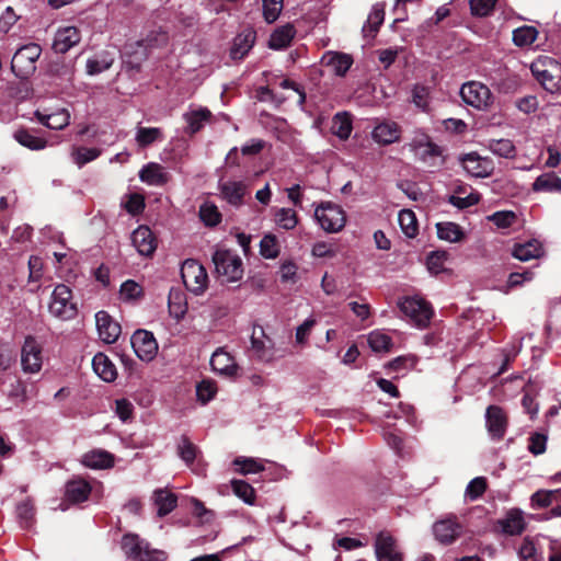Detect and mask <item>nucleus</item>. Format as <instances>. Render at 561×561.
I'll return each mask as SVG.
<instances>
[{"label":"nucleus","instance_id":"nucleus-1","mask_svg":"<svg viewBox=\"0 0 561 561\" xmlns=\"http://www.w3.org/2000/svg\"><path fill=\"white\" fill-rule=\"evenodd\" d=\"M530 70L538 82L549 92L556 93L561 90V64L550 57H539Z\"/></svg>","mask_w":561,"mask_h":561},{"label":"nucleus","instance_id":"nucleus-2","mask_svg":"<svg viewBox=\"0 0 561 561\" xmlns=\"http://www.w3.org/2000/svg\"><path fill=\"white\" fill-rule=\"evenodd\" d=\"M216 273L222 282L236 283L243 276V263L241 257L231 250L218 249L213 254Z\"/></svg>","mask_w":561,"mask_h":561},{"label":"nucleus","instance_id":"nucleus-3","mask_svg":"<svg viewBox=\"0 0 561 561\" xmlns=\"http://www.w3.org/2000/svg\"><path fill=\"white\" fill-rule=\"evenodd\" d=\"M48 311L54 318L62 321H69L77 317L78 306L73 300L71 289L67 285L59 284L54 288Z\"/></svg>","mask_w":561,"mask_h":561},{"label":"nucleus","instance_id":"nucleus-4","mask_svg":"<svg viewBox=\"0 0 561 561\" xmlns=\"http://www.w3.org/2000/svg\"><path fill=\"white\" fill-rule=\"evenodd\" d=\"M42 55V47L36 43H28L20 47L11 61L13 73L21 79H26L36 70V61Z\"/></svg>","mask_w":561,"mask_h":561},{"label":"nucleus","instance_id":"nucleus-5","mask_svg":"<svg viewBox=\"0 0 561 561\" xmlns=\"http://www.w3.org/2000/svg\"><path fill=\"white\" fill-rule=\"evenodd\" d=\"M459 94L468 106L477 111H488L494 101L490 88L474 80L465 82L460 88Z\"/></svg>","mask_w":561,"mask_h":561},{"label":"nucleus","instance_id":"nucleus-6","mask_svg":"<svg viewBox=\"0 0 561 561\" xmlns=\"http://www.w3.org/2000/svg\"><path fill=\"white\" fill-rule=\"evenodd\" d=\"M314 218L320 227L329 233L341 231L346 224V215L343 208L331 202L318 205L314 209Z\"/></svg>","mask_w":561,"mask_h":561},{"label":"nucleus","instance_id":"nucleus-7","mask_svg":"<svg viewBox=\"0 0 561 561\" xmlns=\"http://www.w3.org/2000/svg\"><path fill=\"white\" fill-rule=\"evenodd\" d=\"M401 312L420 329L428 325L433 316L431 305L419 296L405 297L399 301Z\"/></svg>","mask_w":561,"mask_h":561},{"label":"nucleus","instance_id":"nucleus-8","mask_svg":"<svg viewBox=\"0 0 561 561\" xmlns=\"http://www.w3.org/2000/svg\"><path fill=\"white\" fill-rule=\"evenodd\" d=\"M122 549L126 557L134 561H163L165 559L163 551L150 549L149 545L137 535H125L122 539Z\"/></svg>","mask_w":561,"mask_h":561},{"label":"nucleus","instance_id":"nucleus-9","mask_svg":"<svg viewBox=\"0 0 561 561\" xmlns=\"http://www.w3.org/2000/svg\"><path fill=\"white\" fill-rule=\"evenodd\" d=\"M181 276L185 287L201 295L207 288L208 276L205 267L195 260H186L181 267Z\"/></svg>","mask_w":561,"mask_h":561},{"label":"nucleus","instance_id":"nucleus-10","mask_svg":"<svg viewBox=\"0 0 561 561\" xmlns=\"http://www.w3.org/2000/svg\"><path fill=\"white\" fill-rule=\"evenodd\" d=\"M168 37L163 32H157L154 38L148 35L147 38L137 41L134 44H127L124 47V55L131 57L135 55V60H128L127 64L131 68H138L140 62L147 58V48L164 44Z\"/></svg>","mask_w":561,"mask_h":561},{"label":"nucleus","instance_id":"nucleus-11","mask_svg":"<svg viewBox=\"0 0 561 561\" xmlns=\"http://www.w3.org/2000/svg\"><path fill=\"white\" fill-rule=\"evenodd\" d=\"M131 346L139 359L152 360L158 353V343L153 334L147 330H137L131 336Z\"/></svg>","mask_w":561,"mask_h":561},{"label":"nucleus","instance_id":"nucleus-12","mask_svg":"<svg viewBox=\"0 0 561 561\" xmlns=\"http://www.w3.org/2000/svg\"><path fill=\"white\" fill-rule=\"evenodd\" d=\"M461 163L467 173L474 178H488L494 171V162L489 157H481L477 152H470L461 158Z\"/></svg>","mask_w":561,"mask_h":561},{"label":"nucleus","instance_id":"nucleus-13","mask_svg":"<svg viewBox=\"0 0 561 561\" xmlns=\"http://www.w3.org/2000/svg\"><path fill=\"white\" fill-rule=\"evenodd\" d=\"M21 364L25 373L35 374L42 368V351L32 336H27L24 341L21 352Z\"/></svg>","mask_w":561,"mask_h":561},{"label":"nucleus","instance_id":"nucleus-14","mask_svg":"<svg viewBox=\"0 0 561 561\" xmlns=\"http://www.w3.org/2000/svg\"><path fill=\"white\" fill-rule=\"evenodd\" d=\"M251 351L262 360H271L274 355V342L262 327H254L251 334Z\"/></svg>","mask_w":561,"mask_h":561},{"label":"nucleus","instance_id":"nucleus-15","mask_svg":"<svg viewBox=\"0 0 561 561\" xmlns=\"http://www.w3.org/2000/svg\"><path fill=\"white\" fill-rule=\"evenodd\" d=\"M375 553L378 561H402L396 539L388 533L378 534L375 541Z\"/></svg>","mask_w":561,"mask_h":561},{"label":"nucleus","instance_id":"nucleus-16","mask_svg":"<svg viewBox=\"0 0 561 561\" xmlns=\"http://www.w3.org/2000/svg\"><path fill=\"white\" fill-rule=\"evenodd\" d=\"M460 533L461 526L455 516L440 519L433 525L435 539L442 545L453 543Z\"/></svg>","mask_w":561,"mask_h":561},{"label":"nucleus","instance_id":"nucleus-17","mask_svg":"<svg viewBox=\"0 0 561 561\" xmlns=\"http://www.w3.org/2000/svg\"><path fill=\"white\" fill-rule=\"evenodd\" d=\"M220 197L228 204L239 207L243 203V197L248 192V186L243 181L228 180L218 183Z\"/></svg>","mask_w":561,"mask_h":561},{"label":"nucleus","instance_id":"nucleus-18","mask_svg":"<svg viewBox=\"0 0 561 561\" xmlns=\"http://www.w3.org/2000/svg\"><path fill=\"white\" fill-rule=\"evenodd\" d=\"M96 329L100 339L112 344L117 341L121 334V325L106 311H99L95 314Z\"/></svg>","mask_w":561,"mask_h":561},{"label":"nucleus","instance_id":"nucleus-19","mask_svg":"<svg viewBox=\"0 0 561 561\" xmlns=\"http://www.w3.org/2000/svg\"><path fill=\"white\" fill-rule=\"evenodd\" d=\"M485 423L488 432L492 438H503L506 432L507 419L502 408L497 405H490L485 412Z\"/></svg>","mask_w":561,"mask_h":561},{"label":"nucleus","instance_id":"nucleus-20","mask_svg":"<svg viewBox=\"0 0 561 561\" xmlns=\"http://www.w3.org/2000/svg\"><path fill=\"white\" fill-rule=\"evenodd\" d=\"M81 41L80 31L75 26H65L57 30L53 49L57 54H66Z\"/></svg>","mask_w":561,"mask_h":561},{"label":"nucleus","instance_id":"nucleus-21","mask_svg":"<svg viewBox=\"0 0 561 561\" xmlns=\"http://www.w3.org/2000/svg\"><path fill=\"white\" fill-rule=\"evenodd\" d=\"M131 242L139 254L149 256L157 249V240L152 231L147 226H139L131 233Z\"/></svg>","mask_w":561,"mask_h":561},{"label":"nucleus","instance_id":"nucleus-22","mask_svg":"<svg viewBox=\"0 0 561 561\" xmlns=\"http://www.w3.org/2000/svg\"><path fill=\"white\" fill-rule=\"evenodd\" d=\"M210 366L214 371L229 377L234 376L238 371L234 358L224 348H218L213 353Z\"/></svg>","mask_w":561,"mask_h":561},{"label":"nucleus","instance_id":"nucleus-23","mask_svg":"<svg viewBox=\"0 0 561 561\" xmlns=\"http://www.w3.org/2000/svg\"><path fill=\"white\" fill-rule=\"evenodd\" d=\"M139 179L148 185L162 186L169 181V174L161 164L149 162L140 169Z\"/></svg>","mask_w":561,"mask_h":561},{"label":"nucleus","instance_id":"nucleus-24","mask_svg":"<svg viewBox=\"0 0 561 561\" xmlns=\"http://www.w3.org/2000/svg\"><path fill=\"white\" fill-rule=\"evenodd\" d=\"M503 534L508 536L520 535L526 528L524 514L518 508L510 510L505 517L499 520Z\"/></svg>","mask_w":561,"mask_h":561},{"label":"nucleus","instance_id":"nucleus-25","mask_svg":"<svg viewBox=\"0 0 561 561\" xmlns=\"http://www.w3.org/2000/svg\"><path fill=\"white\" fill-rule=\"evenodd\" d=\"M211 118V112L207 107L190 108L183 114L186 122V133L194 135L198 133Z\"/></svg>","mask_w":561,"mask_h":561},{"label":"nucleus","instance_id":"nucleus-26","mask_svg":"<svg viewBox=\"0 0 561 561\" xmlns=\"http://www.w3.org/2000/svg\"><path fill=\"white\" fill-rule=\"evenodd\" d=\"M400 135L401 129L396 122H382L371 133L373 139L381 145H390L398 141Z\"/></svg>","mask_w":561,"mask_h":561},{"label":"nucleus","instance_id":"nucleus-27","mask_svg":"<svg viewBox=\"0 0 561 561\" xmlns=\"http://www.w3.org/2000/svg\"><path fill=\"white\" fill-rule=\"evenodd\" d=\"M81 462L91 469H110L114 466V456L103 449H93L82 456Z\"/></svg>","mask_w":561,"mask_h":561},{"label":"nucleus","instance_id":"nucleus-28","mask_svg":"<svg viewBox=\"0 0 561 561\" xmlns=\"http://www.w3.org/2000/svg\"><path fill=\"white\" fill-rule=\"evenodd\" d=\"M94 373L105 382H112L117 377V370L113 362L103 353H98L92 359Z\"/></svg>","mask_w":561,"mask_h":561},{"label":"nucleus","instance_id":"nucleus-29","mask_svg":"<svg viewBox=\"0 0 561 561\" xmlns=\"http://www.w3.org/2000/svg\"><path fill=\"white\" fill-rule=\"evenodd\" d=\"M543 254L542 244L536 240H528L525 243H517L512 250V255L522 261L527 262L533 259H538Z\"/></svg>","mask_w":561,"mask_h":561},{"label":"nucleus","instance_id":"nucleus-30","mask_svg":"<svg viewBox=\"0 0 561 561\" xmlns=\"http://www.w3.org/2000/svg\"><path fill=\"white\" fill-rule=\"evenodd\" d=\"M255 42V32L252 30H248L238 34L234 39L232 47L230 49V56L234 60H239L244 58V56L250 51Z\"/></svg>","mask_w":561,"mask_h":561},{"label":"nucleus","instance_id":"nucleus-31","mask_svg":"<svg viewBox=\"0 0 561 561\" xmlns=\"http://www.w3.org/2000/svg\"><path fill=\"white\" fill-rule=\"evenodd\" d=\"M152 500L153 504L157 506V514L159 517L170 514L178 504L176 495L165 489L154 490Z\"/></svg>","mask_w":561,"mask_h":561},{"label":"nucleus","instance_id":"nucleus-32","mask_svg":"<svg viewBox=\"0 0 561 561\" xmlns=\"http://www.w3.org/2000/svg\"><path fill=\"white\" fill-rule=\"evenodd\" d=\"M322 61L337 76H344L353 64L350 55L334 51L325 53Z\"/></svg>","mask_w":561,"mask_h":561},{"label":"nucleus","instance_id":"nucleus-33","mask_svg":"<svg viewBox=\"0 0 561 561\" xmlns=\"http://www.w3.org/2000/svg\"><path fill=\"white\" fill-rule=\"evenodd\" d=\"M91 485L83 479H73L66 485V497L72 503H80L88 499Z\"/></svg>","mask_w":561,"mask_h":561},{"label":"nucleus","instance_id":"nucleus-34","mask_svg":"<svg viewBox=\"0 0 561 561\" xmlns=\"http://www.w3.org/2000/svg\"><path fill=\"white\" fill-rule=\"evenodd\" d=\"M385 20V3H375L368 14L367 21L363 26V33L366 37H375L379 26Z\"/></svg>","mask_w":561,"mask_h":561},{"label":"nucleus","instance_id":"nucleus-35","mask_svg":"<svg viewBox=\"0 0 561 561\" xmlns=\"http://www.w3.org/2000/svg\"><path fill=\"white\" fill-rule=\"evenodd\" d=\"M48 75L62 83H71L75 77V64L64 59L55 60L48 67Z\"/></svg>","mask_w":561,"mask_h":561},{"label":"nucleus","instance_id":"nucleus-36","mask_svg":"<svg viewBox=\"0 0 561 561\" xmlns=\"http://www.w3.org/2000/svg\"><path fill=\"white\" fill-rule=\"evenodd\" d=\"M536 193H558L561 192V178L554 172H546L539 175L531 185Z\"/></svg>","mask_w":561,"mask_h":561},{"label":"nucleus","instance_id":"nucleus-37","mask_svg":"<svg viewBox=\"0 0 561 561\" xmlns=\"http://www.w3.org/2000/svg\"><path fill=\"white\" fill-rule=\"evenodd\" d=\"M168 308L170 316L180 321L187 312L185 295L181 290L171 289L169 293Z\"/></svg>","mask_w":561,"mask_h":561},{"label":"nucleus","instance_id":"nucleus-38","mask_svg":"<svg viewBox=\"0 0 561 561\" xmlns=\"http://www.w3.org/2000/svg\"><path fill=\"white\" fill-rule=\"evenodd\" d=\"M197 447L186 437L182 436L178 443V455L185 462L187 467H190L194 472L198 474H203V469L197 471L193 468L194 460L197 456Z\"/></svg>","mask_w":561,"mask_h":561},{"label":"nucleus","instance_id":"nucleus-39","mask_svg":"<svg viewBox=\"0 0 561 561\" xmlns=\"http://www.w3.org/2000/svg\"><path fill=\"white\" fill-rule=\"evenodd\" d=\"M114 57L108 51H102L87 60V73L89 76L99 75L112 67Z\"/></svg>","mask_w":561,"mask_h":561},{"label":"nucleus","instance_id":"nucleus-40","mask_svg":"<svg viewBox=\"0 0 561 561\" xmlns=\"http://www.w3.org/2000/svg\"><path fill=\"white\" fill-rule=\"evenodd\" d=\"M163 139V131L159 127H141L136 128L135 140L140 148H146L156 141Z\"/></svg>","mask_w":561,"mask_h":561},{"label":"nucleus","instance_id":"nucleus-41","mask_svg":"<svg viewBox=\"0 0 561 561\" xmlns=\"http://www.w3.org/2000/svg\"><path fill=\"white\" fill-rule=\"evenodd\" d=\"M295 36V28L293 25H284L275 30L268 41V45L273 49H283L289 46Z\"/></svg>","mask_w":561,"mask_h":561},{"label":"nucleus","instance_id":"nucleus-42","mask_svg":"<svg viewBox=\"0 0 561 561\" xmlns=\"http://www.w3.org/2000/svg\"><path fill=\"white\" fill-rule=\"evenodd\" d=\"M530 502L534 508H545L553 503L561 502V489L539 490L531 495Z\"/></svg>","mask_w":561,"mask_h":561},{"label":"nucleus","instance_id":"nucleus-43","mask_svg":"<svg viewBox=\"0 0 561 561\" xmlns=\"http://www.w3.org/2000/svg\"><path fill=\"white\" fill-rule=\"evenodd\" d=\"M352 119L345 112L336 113L332 119L331 130L332 134L339 137L341 140L348 139L352 133Z\"/></svg>","mask_w":561,"mask_h":561},{"label":"nucleus","instance_id":"nucleus-44","mask_svg":"<svg viewBox=\"0 0 561 561\" xmlns=\"http://www.w3.org/2000/svg\"><path fill=\"white\" fill-rule=\"evenodd\" d=\"M486 148L495 156L505 159H513L516 156V148L510 139H490L488 140Z\"/></svg>","mask_w":561,"mask_h":561},{"label":"nucleus","instance_id":"nucleus-45","mask_svg":"<svg viewBox=\"0 0 561 561\" xmlns=\"http://www.w3.org/2000/svg\"><path fill=\"white\" fill-rule=\"evenodd\" d=\"M13 138L23 147L30 150H43L47 146V140L37 137L26 129H18L13 134Z\"/></svg>","mask_w":561,"mask_h":561},{"label":"nucleus","instance_id":"nucleus-46","mask_svg":"<svg viewBox=\"0 0 561 561\" xmlns=\"http://www.w3.org/2000/svg\"><path fill=\"white\" fill-rule=\"evenodd\" d=\"M411 102L420 111L427 112L431 103V88L421 83L414 84L411 89Z\"/></svg>","mask_w":561,"mask_h":561},{"label":"nucleus","instance_id":"nucleus-47","mask_svg":"<svg viewBox=\"0 0 561 561\" xmlns=\"http://www.w3.org/2000/svg\"><path fill=\"white\" fill-rule=\"evenodd\" d=\"M39 122L50 129H62L70 124V114L67 110H60L49 115H38Z\"/></svg>","mask_w":561,"mask_h":561},{"label":"nucleus","instance_id":"nucleus-48","mask_svg":"<svg viewBox=\"0 0 561 561\" xmlns=\"http://www.w3.org/2000/svg\"><path fill=\"white\" fill-rule=\"evenodd\" d=\"M367 342L374 352H389L392 346V339L381 330H375L368 334Z\"/></svg>","mask_w":561,"mask_h":561},{"label":"nucleus","instance_id":"nucleus-49","mask_svg":"<svg viewBox=\"0 0 561 561\" xmlns=\"http://www.w3.org/2000/svg\"><path fill=\"white\" fill-rule=\"evenodd\" d=\"M436 228L437 236L440 240L448 242H459L463 238L461 228L455 222H438Z\"/></svg>","mask_w":561,"mask_h":561},{"label":"nucleus","instance_id":"nucleus-50","mask_svg":"<svg viewBox=\"0 0 561 561\" xmlns=\"http://www.w3.org/2000/svg\"><path fill=\"white\" fill-rule=\"evenodd\" d=\"M398 220L402 232L408 238H414L417 234L419 227L415 214L410 209H402L398 215Z\"/></svg>","mask_w":561,"mask_h":561},{"label":"nucleus","instance_id":"nucleus-51","mask_svg":"<svg viewBox=\"0 0 561 561\" xmlns=\"http://www.w3.org/2000/svg\"><path fill=\"white\" fill-rule=\"evenodd\" d=\"M199 218L208 227H215L221 221L218 207L211 202H205L199 206Z\"/></svg>","mask_w":561,"mask_h":561},{"label":"nucleus","instance_id":"nucleus-52","mask_svg":"<svg viewBox=\"0 0 561 561\" xmlns=\"http://www.w3.org/2000/svg\"><path fill=\"white\" fill-rule=\"evenodd\" d=\"M517 554L520 561H543L542 554L538 551L535 542L525 537L518 547Z\"/></svg>","mask_w":561,"mask_h":561},{"label":"nucleus","instance_id":"nucleus-53","mask_svg":"<svg viewBox=\"0 0 561 561\" xmlns=\"http://www.w3.org/2000/svg\"><path fill=\"white\" fill-rule=\"evenodd\" d=\"M538 36L534 26L524 25L513 32V42L516 46L524 47L531 45Z\"/></svg>","mask_w":561,"mask_h":561},{"label":"nucleus","instance_id":"nucleus-54","mask_svg":"<svg viewBox=\"0 0 561 561\" xmlns=\"http://www.w3.org/2000/svg\"><path fill=\"white\" fill-rule=\"evenodd\" d=\"M275 222L285 230H293L298 224L297 213L291 208H278L275 211Z\"/></svg>","mask_w":561,"mask_h":561},{"label":"nucleus","instance_id":"nucleus-55","mask_svg":"<svg viewBox=\"0 0 561 561\" xmlns=\"http://www.w3.org/2000/svg\"><path fill=\"white\" fill-rule=\"evenodd\" d=\"M231 488L233 493L241 499L247 504H254L255 501V491L248 482L244 480H232Z\"/></svg>","mask_w":561,"mask_h":561},{"label":"nucleus","instance_id":"nucleus-56","mask_svg":"<svg viewBox=\"0 0 561 561\" xmlns=\"http://www.w3.org/2000/svg\"><path fill=\"white\" fill-rule=\"evenodd\" d=\"M101 154V150L96 148L77 147L73 148L71 157L73 162L79 167L95 160Z\"/></svg>","mask_w":561,"mask_h":561},{"label":"nucleus","instance_id":"nucleus-57","mask_svg":"<svg viewBox=\"0 0 561 561\" xmlns=\"http://www.w3.org/2000/svg\"><path fill=\"white\" fill-rule=\"evenodd\" d=\"M217 390H218V388L214 380L203 379L196 386L197 400L201 403L206 404L215 398Z\"/></svg>","mask_w":561,"mask_h":561},{"label":"nucleus","instance_id":"nucleus-58","mask_svg":"<svg viewBox=\"0 0 561 561\" xmlns=\"http://www.w3.org/2000/svg\"><path fill=\"white\" fill-rule=\"evenodd\" d=\"M448 253L446 251H433L427 255L426 265L431 274L437 275L445 271Z\"/></svg>","mask_w":561,"mask_h":561},{"label":"nucleus","instance_id":"nucleus-59","mask_svg":"<svg viewBox=\"0 0 561 561\" xmlns=\"http://www.w3.org/2000/svg\"><path fill=\"white\" fill-rule=\"evenodd\" d=\"M260 253L265 259H276L279 254V244L274 234H265L260 242Z\"/></svg>","mask_w":561,"mask_h":561},{"label":"nucleus","instance_id":"nucleus-60","mask_svg":"<svg viewBox=\"0 0 561 561\" xmlns=\"http://www.w3.org/2000/svg\"><path fill=\"white\" fill-rule=\"evenodd\" d=\"M233 465L241 474L257 473L264 470V466L253 458L237 457L233 460Z\"/></svg>","mask_w":561,"mask_h":561},{"label":"nucleus","instance_id":"nucleus-61","mask_svg":"<svg viewBox=\"0 0 561 561\" xmlns=\"http://www.w3.org/2000/svg\"><path fill=\"white\" fill-rule=\"evenodd\" d=\"M119 295L124 301H134L142 296V287L135 280L128 279L122 284Z\"/></svg>","mask_w":561,"mask_h":561},{"label":"nucleus","instance_id":"nucleus-62","mask_svg":"<svg viewBox=\"0 0 561 561\" xmlns=\"http://www.w3.org/2000/svg\"><path fill=\"white\" fill-rule=\"evenodd\" d=\"M488 219L492 221L497 228H510L516 222L517 216L512 210H501L488 216Z\"/></svg>","mask_w":561,"mask_h":561},{"label":"nucleus","instance_id":"nucleus-63","mask_svg":"<svg viewBox=\"0 0 561 561\" xmlns=\"http://www.w3.org/2000/svg\"><path fill=\"white\" fill-rule=\"evenodd\" d=\"M417 358L414 355L399 356L387 364V368L394 373H403L415 367Z\"/></svg>","mask_w":561,"mask_h":561},{"label":"nucleus","instance_id":"nucleus-64","mask_svg":"<svg viewBox=\"0 0 561 561\" xmlns=\"http://www.w3.org/2000/svg\"><path fill=\"white\" fill-rule=\"evenodd\" d=\"M283 9V0H263V16L267 23L277 20Z\"/></svg>","mask_w":561,"mask_h":561}]
</instances>
